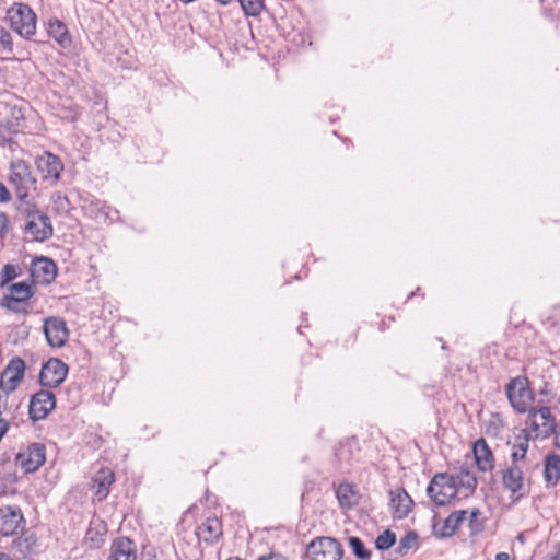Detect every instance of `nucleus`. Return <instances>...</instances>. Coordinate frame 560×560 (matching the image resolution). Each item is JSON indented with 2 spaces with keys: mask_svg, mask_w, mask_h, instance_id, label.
Instances as JSON below:
<instances>
[{
  "mask_svg": "<svg viewBox=\"0 0 560 560\" xmlns=\"http://www.w3.org/2000/svg\"><path fill=\"white\" fill-rule=\"evenodd\" d=\"M26 128L24 109L20 106H10L8 114L0 120V137L7 141Z\"/></svg>",
  "mask_w": 560,
  "mask_h": 560,
  "instance_id": "obj_13",
  "label": "nucleus"
},
{
  "mask_svg": "<svg viewBox=\"0 0 560 560\" xmlns=\"http://www.w3.org/2000/svg\"><path fill=\"white\" fill-rule=\"evenodd\" d=\"M0 221L5 224L8 222V215L3 212L0 213Z\"/></svg>",
  "mask_w": 560,
  "mask_h": 560,
  "instance_id": "obj_41",
  "label": "nucleus"
},
{
  "mask_svg": "<svg viewBox=\"0 0 560 560\" xmlns=\"http://www.w3.org/2000/svg\"><path fill=\"white\" fill-rule=\"evenodd\" d=\"M349 547L352 552L362 560H369L371 558V552L365 548L364 544L359 537H350L348 539Z\"/></svg>",
  "mask_w": 560,
  "mask_h": 560,
  "instance_id": "obj_32",
  "label": "nucleus"
},
{
  "mask_svg": "<svg viewBox=\"0 0 560 560\" xmlns=\"http://www.w3.org/2000/svg\"><path fill=\"white\" fill-rule=\"evenodd\" d=\"M388 497L389 510L395 520H404L412 512L415 503L405 488L397 487L389 490Z\"/></svg>",
  "mask_w": 560,
  "mask_h": 560,
  "instance_id": "obj_16",
  "label": "nucleus"
},
{
  "mask_svg": "<svg viewBox=\"0 0 560 560\" xmlns=\"http://www.w3.org/2000/svg\"><path fill=\"white\" fill-rule=\"evenodd\" d=\"M19 277L18 268L7 264L0 271V288L4 289L12 284V281Z\"/></svg>",
  "mask_w": 560,
  "mask_h": 560,
  "instance_id": "obj_31",
  "label": "nucleus"
},
{
  "mask_svg": "<svg viewBox=\"0 0 560 560\" xmlns=\"http://www.w3.org/2000/svg\"><path fill=\"white\" fill-rule=\"evenodd\" d=\"M46 462V447L42 443H32L20 450L15 456V464L24 472L30 474L39 469Z\"/></svg>",
  "mask_w": 560,
  "mask_h": 560,
  "instance_id": "obj_11",
  "label": "nucleus"
},
{
  "mask_svg": "<svg viewBox=\"0 0 560 560\" xmlns=\"http://www.w3.org/2000/svg\"><path fill=\"white\" fill-rule=\"evenodd\" d=\"M395 541H396L395 534L392 530L386 529L377 536V538L375 540V546L380 550H386V549L390 548L395 544Z\"/></svg>",
  "mask_w": 560,
  "mask_h": 560,
  "instance_id": "obj_33",
  "label": "nucleus"
},
{
  "mask_svg": "<svg viewBox=\"0 0 560 560\" xmlns=\"http://www.w3.org/2000/svg\"><path fill=\"white\" fill-rule=\"evenodd\" d=\"M481 511L479 508H469L453 511L447 517L434 523V529L442 537L453 536L468 521L471 533L480 532L483 527L481 520Z\"/></svg>",
  "mask_w": 560,
  "mask_h": 560,
  "instance_id": "obj_2",
  "label": "nucleus"
},
{
  "mask_svg": "<svg viewBox=\"0 0 560 560\" xmlns=\"http://www.w3.org/2000/svg\"><path fill=\"white\" fill-rule=\"evenodd\" d=\"M529 446L528 434L517 435L511 447V465H518V462L525 460Z\"/></svg>",
  "mask_w": 560,
  "mask_h": 560,
  "instance_id": "obj_29",
  "label": "nucleus"
},
{
  "mask_svg": "<svg viewBox=\"0 0 560 560\" xmlns=\"http://www.w3.org/2000/svg\"><path fill=\"white\" fill-rule=\"evenodd\" d=\"M57 276L56 264L46 257L35 258L31 265V277L30 282L36 284H48Z\"/></svg>",
  "mask_w": 560,
  "mask_h": 560,
  "instance_id": "obj_20",
  "label": "nucleus"
},
{
  "mask_svg": "<svg viewBox=\"0 0 560 560\" xmlns=\"http://www.w3.org/2000/svg\"><path fill=\"white\" fill-rule=\"evenodd\" d=\"M25 527L23 512L18 505L0 506V535L10 537L19 535Z\"/></svg>",
  "mask_w": 560,
  "mask_h": 560,
  "instance_id": "obj_10",
  "label": "nucleus"
},
{
  "mask_svg": "<svg viewBox=\"0 0 560 560\" xmlns=\"http://www.w3.org/2000/svg\"><path fill=\"white\" fill-rule=\"evenodd\" d=\"M246 16H258L265 9V0H238Z\"/></svg>",
  "mask_w": 560,
  "mask_h": 560,
  "instance_id": "obj_30",
  "label": "nucleus"
},
{
  "mask_svg": "<svg viewBox=\"0 0 560 560\" xmlns=\"http://www.w3.org/2000/svg\"><path fill=\"white\" fill-rule=\"evenodd\" d=\"M405 539H406V540H411V541L416 542V540H417V536H416V534L410 533V534H408V535L405 537Z\"/></svg>",
  "mask_w": 560,
  "mask_h": 560,
  "instance_id": "obj_39",
  "label": "nucleus"
},
{
  "mask_svg": "<svg viewBox=\"0 0 560 560\" xmlns=\"http://www.w3.org/2000/svg\"><path fill=\"white\" fill-rule=\"evenodd\" d=\"M47 33L61 48L68 49L71 47L72 37L67 25L60 20L50 19L47 24Z\"/></svg>",
  "mask_w": 560,
  "mask_h": 560,
  "instance_id": "obj_26",
  "label": "nucleus"
},
{
  "mask_svg": "<svg viewBox=\"0 0 560 560\" xmlns=\"http://www.w3.org/2000/svg\"><path fill=\"white\" fill-rule=\"evenodd\" d=\"M0 46L9 52H11L13 49L12 37L10 33L4 31L3 28H0Z\"/></svg>",
  "mask_w": 560,
  "mask_h": 560,
  "instance_id": "obj_34",
  "label": "nucleus"
},
{
  "mask_svg": "<svg viewBox=\"0 0 560 560\" xmlns=\"http://www.w3.org/2000/svg\"><path fill=\"white\" fill-rule=\"evenodd\" d=\"M510 556L508 552H499L495 556V560H509Z\"/></svg>",
  "mask_w": 560,
  "mask_h": 560,
  "instance_id": "obj_38",
  "label": "nucleus"
},
{
  "mask_svg": "<svg viewBox=\"0 0 560 560\" xmlns=\"http://www.w3.org/2000/svg\"><path fill=\"white\" fill-rule=\"evenodd\" d=\"M11 27L23 37H31L36 32V14L24 3H14L8 10Z\"/></svg>",
  "mask_w": 560,
  "mask_h": 560,
  "instance_id": "obj_6",
  "label": "nucleus"
},
{
  "mask_svg": "<svg viewBox=\"0 0 560 560\" xmlns=\"http://www.w3.org/2000/svg\"><path fill=\"white\" fill-rule=\"evenodd\" d=\"M55 406V395L49 390L42 389L31 398L28 407L30 417L35 421L45 419Z\"/></svg>",
  "mask_w": 560,
  "mask_h": 560,
  "instance_id": "obj_18",
  "label": "nucleus"
},
{
  "mask_svg": "<svg viewBox=\"0 0 560 560\" xmlns=\"http://www.w3.org/2000/svg\"><path fill=\"white\" fill-rule=\"evenodd\" d=\"M550 560H560V542L556 547V552L550 557Z\"/></svg>",
  "mask_w": 560,
  "mask_h": 560,
  "instance_id": "obj_37",
  "label": "nucleus"
},
{
  "mask_svg": "<svg viewBox=\"0 0 560 560\" xmlns=\"http://www.w3.org/2000/svg\"><path fill=\"white\" fill-rule=\"evenodd\" d=\"M108 528L103 521H92L86 530L85 541L91 548H100L105 541Z\"/></svg>",
  "mask_w": 560,
  "mask_h": 560,
  "instance_id": "obj_28",
  "label": "nucleus"
},
{
  "mask_svg": "<svg viewBox=\"0 0 560 560\" xmlns=\"http://www.w3.org/2000/svg\"><path fill=\"white\" fill-rule=\"evenodd\" d=\"M7 293L0 299V307L15 314H28L30 301L36 294L35 283L21 281L5 288Z\"/></svg>",
  "mask_w": 560,
  "mask_h": 560,
  "instance_id": "obj_3",
  "label": "nucleus"
},
{
  "mask_svg": "<svg viewBox=\"0 0 560 560\" xmlns=\"http://www.w3.org/2000/svg\"><path fill=\"white\" fill-rule=\"evenodd\" d=\"M502 486L510 492L513 501H518L526 495L525 476L518 465H510L502 470Z\"/></svg>",
  "mask_w": 560,
  "mask_h": 560,
  "instance_id": "obj_12",
  "label": "nucleus"
},
{
  "mask_svg": "<svg viewBox=\"0 0 560 560\" xmlns=\"http://www.w3.org/2000/svg\"><path fill=\"white\" fill-rule=\"evenodd\" d=\"M527 417V428L522 430L523 434H528L529 439H546L555 429V421L548 407L529 408Z\"/></svg>",
  "mask_w": 560,
  "mask_h": 560,
  "instance_id": "obj_5",
  "label": "nucleus"
},
{
  "mask_svg": "<svg viewBox=\"0 0 560 560\" xmlns=\"http://www.w3.org/2000/svg\"><path fill=\"white\" fill-rule=\"evenodd\" d=\"M12 199L10 190L7 186L0 180V203H7Z\"/></svg>",
  "mask_w": 560,
  "mask_h": 560,
  "instance_id": "obj_35",
  "label": "nucleus"
},
{
  "mask_svg": "<svg viewBox=\"0 0 560 560\" xmlns=\"http://www.w3.org/2000/svg\"><path fill=\"white\" fill-rule=\"evenodd\" d=\"M8 180L20 200H24L28 196V188L35 183L28 164L21 159L11 162Z\"/></svg>",
  "mask_w": 560,
  "mask_h": 560,
  "instance_id": "obj_7",
  "label": "nucleus"
},
{
  "mask_svg": "<svg viewBox=\"0 0 560 560\" xmlns=\"http://www.w3.org/2000/svg\"><path fill=\"white\" fill-rule=\"evenodd\" d=\"M477 487L476 477L467 469L456 475L439 472L431 479L427 492L438 506L454 505L462 498L471 495Z\"/></svg>",
  "mask_w": 560,
  "mask_h": 560,
  "instance_id": "obj_1",
  "label": "nucleus"
},
{
  "mask_svg": "<svg viewBox=\"0 0 560 560\" xmlns=\"http://www.w3.org/2000/svg\"><path fill=\"white\" fill-rule=\"evenodd\" d=\"M68 366L59 359H50L42 368L39 380L46 387H57L66 378Z\"/></svg>",
  "mask_w": 560,
  "mask_h": 560,
  "instance_id": "obj_19",
  "label": "nucleus"
},
{
  "mask_svg": "<svg viewBox=\"0 0 560 560\" xmlns=\"http://www.w3.org/2000/svg\"><path fill=\"white\" fill-rule=\"evenodd\" d=\"M258 560H288L285 557L278 555V553H271L266 557H260Z\"/></svg>",
  "mask_w": 560,
  "mask_h": 560,
  "instance_id": "obj_36",
  "label": "nucleus"
},
{
  "mask_svg": "<svg viewBox=\"0 0 560 560\" xmlns=\"http://www.w3.org/2000/svg\"><path fill=\"white\" fill-rule=\"evenodd\" d=\"M24 232L32 241H46L52 235V226L49 217L38 211L28 213Z\"/></svg>",
  "mask_w": 560,
  "mask_h": 560,
  "instance_id": "obj_15",
  "label": "nucleus"
},
{
  "mask_svg": "<svg viewBox=\"0 0 560 560\" xmlns=\"http://www.w3.org/2000/svg\"><path fill=\"white\" fill-rule=\"evenodd\" d=\"M0 560H13V558L5 552H0Z\"/></svg>",
  "mask_w": 560,
  "mask_h": 560,
  "instance_id": "obj_40",
  "label": "nucleus"
},
{
  "mask_svg": "<svg viewBox=\"0 0 560 560\" xmlns=\"http://www.w3.org/2000/svg\"><path fill=\"white\" fill-rule=\"evenodd\" d=\"M107 560H137V547L128 537H117L113 540Z\"/></svg>",
  "mask_w": 560,
  "mask_h": 560,
  "instance_id": "obj_24",
  "label": "nucleus"
},
{
  "mask_svg": "<svg viewBox=\"0 0 560 560\" xmlns=\"http://www.w3.org/2000/svg\"><path fill=\"white\" fill-rule=\"evenodd\" d=\"M508 399L513 409L518 413L529 410L534 401V393L529 380L526 376H515L505 387Z\"/></svg>",
  "mask_w": 560,
  "mask_h": 560,
  "instance_id": "obj_4",
  "label": "nucleus"
},
{
  "mask_svg": "<svg viewBox=\"0 0 560 560\" xmlns=\"http://www.w3.org/2000/svg\"><path fill=\"white\" fill-rule=\"evenodd\" d=\"M26 365L22 358L14 357L9 361L0 375V389L5 394H12L22 384Z\"/></svg>",
  "mask_w": 560,
  "mask_h": 560,
  "instance_id": "obj_8",
  "label": "nucleus"
},
{
  "mask_svg": "<svg viewBox=\"0 0 560 560\" xmlns=\"http://www.w3.org/2000/svg\"><path fill=\"white\" fill-rule=\"evenodd\" d=\"M198 538L207 544H213L218 541L222 535V523L215 517H207L197 528L196 532Z\"/></svg>",
  "mask_w": 560,
  "mask_h": 560,
  "instance_id": "obj_25",
  "label": "nucleus"
},
{
  "mask_svg": "<svg viewBox=\"0 0 560 560\" xmlns=\"http://www.w3.org/2000/svg\"><path fill=\"white\" fill-rule=\"evenodd\" d=\"M35 163L44 180L59 182L63 172V163L58 155L46 151L36 159Z\"/></svg>",
  "mask_w": 560,
  "mask_h": 560,
  "instance_id": "obj_17",
  "label": "nucleus"
},
{
  "mask_svg": "<svg viewBox=\"0 0 560 560\" xmlns=\"http://www.w3.org/2000/svg\"><path fill=\"white\" fill-rule=\"evenodd\" d=\"M544 480L547 487H555L560 480V455L550 453L544 460Z\"/></svg>",
  "mask_w": 560,
  "mask_h": 560,
  "instance_id": "obj_27",
  "label": "nucleus"
},
{
  "mask_svg": "<svg viewBox=\"0 0 560 560\" xmlns=\"http://www.w3.org/2000/svg\"><path fill=\"white\" fill-rule=\"evenodd\" d=\"M475 463L480 471H492L495 465L494 455L483 438L478 439L472 445Z\"/></svg>",
  "mask_w": 560,
  "mask_h": 560,
  "instance_id": "obj_23",
  "label": "nucleus"
},
{
  "mask_svg": "<svg viewBox=\"0 0 560 560\" xmlns=\"http://www.w3.org/2000/svg\"><path fill=\"white\" fill-rule=\"evenodd\" d=\"M307 556L311 560H340L342 547L331 537H317L307 546Z\"/></svg>",
  "mask_w": 560,
  "mask_h": 560,
  "instance_id": "obj_9",
  "label": "nucleus"
},
{
  "mask_svg": "<svg viewBox=\"0 0 560 560\" xmlns=\"http://www.w3.org/2000/svg\"><path fill=\"white\" fill-rule=\"evenodd\" d=\"M43 330L48 345L52 348L63 347L70 336V330L63 318L58 316H50L45 318Z\"/></svg>",
  "mask_w": 560,
  "mask_h": 560,
  "instance_id": "obj_14",
  "label": "nucleus"
},
{
  "mask_svg": "<svg viewBox=\"0 0 560 560\" xmlns=\"http://www.w3.org/2000/svg\"><path fill=\"white\" fill-rule=\"evenodd\" d=\"M336 498L339 506L343 511L354 509L361 500V493L357 485L348 481L340 482L336 487Z\"/></svg>",
  "mask_w": 560,
  "mask_h": 560,
  "instance_id": "obj_22",
  "label": "nucleus"
},
{
  "mask_svg": "<svg viewBox=\"0 0 560 560\" xmlns=\"http://www.w3.org/2000/svg\"><path fill=\"white\" fill-rule=\"evenodd\" d=\"M116 480L115 472L107 466L101 467L92 478V488L94 489V498L97 501L105 500L109 492L113 483Z\"/></svg>",
  "mask_w": 560,
  "mask_h": 560,
  "instance_id": "obj_21",
  "label": "nucleus"
}]
</instances>
